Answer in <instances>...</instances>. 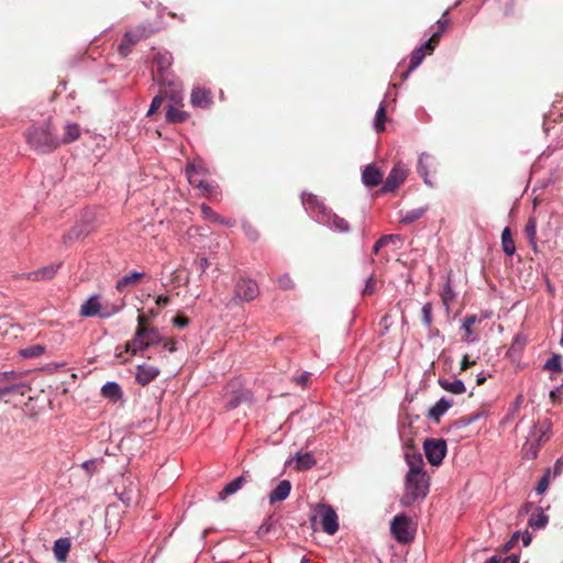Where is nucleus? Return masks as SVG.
Here are the masks:
<instances>
[{"label": "nucleus", "mask_w": 563, "mask_h": 563, "mask_svg": "<svg viewBox=\"0 0 563 563\" xmlns=\"http://www.w3.org/2000/svg\"><path fill=\"white\" fill-rule=\"evenodd\" d=\"M409 471L405 479V494L401 504L411 506L416 500L423 499L429 492V477L424 472V463L420 454L406 455Z\"/></svg>", "instance_id": "nucleus-1"}, {"label": "nucleus", "mask_w": 563, "mask_h": 563, "mask_svg": "<svg viewBox=\"0 0 563 563\" xmlns=\"http://www.w3.org/2000/svg\"><path fill=\"white\" fill-rule=\"evenodd\" d=\"M26 143L40 154H48L60 146L59 137L53 132L51 120L32 125L25 131Z\"/></svg>", "instance_id": "nucleus-2"}, {"label": "nucleus", "mask_w": 563, "mask_h": 563, "mask_svg": "<svg viewBox=\"0 0 563 563\" xmlns=\"http://www.w3.org/2000/svg\"><path fill=\"white\" fill-rule=\"evenodd\" d=\"M163 335L155 327L148 329H135V333L131 340L124 345V353L134 356L141 352L146 351L148 347L161 344Z\"/></svg>", "instance_id": "nucleus-3"}, {"label": "nucleus", "mask_w": 563, "mask_h": 563, "mask_svg": "<svg viewBox=\"0 0 563 563\" xmlns=\"http://www.w3.org/2000/svg\"><path fill=\"white\" fill-rule=\"evenodd\" d=\"M310 521L312 526L319 522L321 529L330 536L336 533L339 529L338 515L330 505L318 504L313 509Z\"/></svg>", "instance_id": "nucleus-4"}, {"label": "nucleus", "mask_w": 563, "mask_h": 563, "mask_svg": "<svg viewBox=\"0 0 563 563\" xmlns=\"http://www.w3.org/2000/svg\"><path fill=\"white\" fill-rule=\"evenodd\" d=\"M153 33L154 30L152 27L143 24L126 31L118 48L120 56L125 58L140 41L148 38Z\"/></svg>", "instance_id": "nucleus-5"}, {"label": "nucleus", "mask_w": 563, "mask_h": 563, "mask_svg": "<svg viewBox=\"0 0 563 563\" xmlns=\"http://www.w3.org/2000/svg\"><path fill=\"white\" fill-rule=\"evenodd\" d=\"M258 295L260 288L255 280L240 277L234 284V297L232 301L234 305H240L254 300Z\"/></svg>", "instance_id": "nucleus-6"}, {"label": "nucleus", "mask_w": 563, "mask_h": 563, "mask_svg": "<svg viewBox=\"0 0 563 563\" xmlns=\"http://www.w3.org/2000/svg\"><path fill=\"white\" fill-rule=\"evenodd\" d=\"M95 213L90 210L84 211L80 221L76 223L69 231L63 236L65 244L68 242L77 241L86 238L95 230Z\"/></svg>", "instance_id": "nucleus-7"}, {"label": "nucleus", "mask_w": 563, "mask_h": 563, "mask_svg": "<svg viewBox=\"0 0 563 563\" xmlns=\"http://www.w3.org/2000/svg\"><path fill=\"white\" fill-rule=\"evenodd\" d=\"M22 376L21 372L15 371L0 373V398L13 391L23 396L29 387L23 383H18Z\"/></svg>", "instance_id": "nucleus-8"}, {"label": "nucleus", "mask_w": 563, "mask_h": 563, "mask_svg": "<svg viewBox=\"0 0 563 563\" xmlns=\"http://www.w3.org/2000/svg\"><path fill=\"white\" fill-rule=\"evenodd\" d=\"M410 525V518L404 514L394 517L390 525V531L398 542L408 543L413 540V531L411 530Z\"/></svg>", "instance_id": "nucleus-9"}, {"label": "nucleus", "mask_w": 563, "mask_h": 563, "mask_svg": "<svg viewBox=\"0 0 563 563\" xmlns=\"http://www.w3.org/2000/svg\"><path fill=\"white\" fill-rule=\"evenodd\" d=\"M119 311L118 308L112 307L109 309H102L101 303L99 301L98 296H91L89 299H87L81 306L79 310V314L81 317H96L99 316L100 318H109L112 314L117 313Z\"/></svg>", "instance_id": "nucleus-10"}, {"label": "nucleus", "mask_w": 563, "mask_h": 563, "mask_svg": "<svg viewBox=\"0 0 563 563\" xmlns=\"http://www.w3.org/2000/svg\"><path fill=\"white\" fill-rule=\"evenodd\" d=\"M423 449L429 463L438 466L445 456L446 443L442 439H427Z\"/></svg>", "instance_id": "nucleus-11"}, {"label": "nucleus", "mask_w": 563, "mask_h": 563, "mask_svg": "<svg viewBox=\"0 0 563 563\" xmlns=\"http://www.w3.org/2000/svg\"><path fill=\"white\" fill-rule=\"evenodd\" d=\"M408 170L406 167L397 163L393 169L390 170L389 175L387 176L384 186L382 188V191L384 192H391L396 188H398L407 178Z\"/></svg>", "instance_id": "nucleus-12"}, {"label": "nucleus", "mask_w": 563, "mask_h": 563, "mask_svg": "<svg viewBox=\"0 0 563 563\" xmlns=\"http://www.w3.org/2000/svg\"><path fill=\"white\" fill-rule=\"evenodd\" d=\"M239 384L233 383L227 386L225 388V398L227 406L230 409L238 407L241 402L247 401L250 399V393L246 389L236 388Z\"/></svg>", "instance_id": "nucleus-13"}, {"label": "nucleus", "mask_w": 563, "mask_h": 563, "mask_svg": "<svg viewBox=\"0 0 563 563\" xmlns=\"http://www.w3.org/2000/svg\"><path fill=\"white\" fill-rule=\"evenodd\" d=\"M60 266H62V263L51 264V265L41 267L36 271L22 274V275H20V277H23V278H25L27 280H32V282L49 280L56 275V273Z\"/></svg>", "instance_id": "nucleus-14"}, {"label": "nucleus", "mask_w": 563, "mask_h": 563, "mask_svg": "<svg viewBox=\"0 0 563 563\" xmlns=\"http://www.w3.org/2000/svg\"><path fill=\"white\" fill-rule=\"evenodd\" d=\"M159 373L161 371L156 366L141 364L136 367L135 380L142 386H146L152 383L159 375Z\"/></svg>", "instance_id": "nucleus-15"}, {"label": "nucleus", "mask_w": 563, "mask_h": 563, "mask_svg": "<svg viewBox=\"0 0 563 563\" xmlns=\"http://www.w3.org/2000/svg\"><path fill=\"white\" fill-rule=\"evenodd\" d=\"M318 222L325 224L340 233H345L350 230L349 222L344 218L332 213L331 210L327 211L324 218H318Z\"/></svg>", "instance_id": "nucleus-16"}, {"label": "nucleus", "mask_w": 563, "mask_h": 563, "mask_svg": "<svg viewBox=\"0 0 563 563\" xmlns=\"http://www.w3.org/2000/svg\"><path fill=\"white\" fill-rule=\"evenodd\" d=\"M190 102L192 107L200 109H209L213 103L212 95L210 90H207L205 88H195L192 89L190 95Z\"/></svg>", "instance_id": "nucleus-17"}, {"label": "nucleus", "mask_w": 563, "mask_h": 563, "mask_svg": "<svg viewBox=\"0 0 563 563\" xmlns=\"http://www.w3.org/2000/svg\"><path fill=\"white\" fill-rule=\"evenodd\" d=\"M301 199L302 205L306 207L307 210L317 212V219L324 218V214L329 209L316 195L305 192L302 194Z\"/></svg>", "instance_id": "nucleus-18"}, {"label": "nucleus", "mask_w": 563, "mask_h": 563, "mask_svg": "<svg viewBox=\"0 0 563 563\" xmlns=\"http://www.w3.org/2000/svg\"><path fill=\"white\" fill-rule=\"evenodd\" d=\"M437 159L433 155L429 153H421L418 161V173L423 177L424 183L432 186V183L428 179V174L430 170H435Z\"/></svg>", "instance_id": "nucleus-19"}, {"label": "nucleus", "mask_w": 563, "mask_h": 563, "mask_svg": "<svg viewBox=\"0 0 563 563\" xmlns=\"http://www.w3.org/2000/svg\"><path fill=\"white\" fill-rule=\"evenodd\" d=\"M145 276L144 273L131 272L123 277H121L115 285V289L119 292H123L128 290L130 287L136 286L141 283L142 278Z\"/></svg>", "instance_id": "nucleus-20"}, {"label": "nucleus", "mask_w": 563, "mask_h": 563, "mask_svg": "<svg viewBox=\"0 0 563 563\" xmlns=\"http://www.w3.org/2000/svg\"><path fill=\"white\" fill-rule=\"evenodd\" d=\"M478 415L462 417L450 424L448 432L454 437H462V431L476 421Z\"/></svg>", "instance_id": "nucleus-21"}, {"label": "nucleus", "mask_w": 563, "mask_h": 563, "mask_svg": "<svg viewBox=\"0 0 563 563\" xmlns=\"http://www.w3.org/2000/svg\"><path fill=\"white\" fill-rule=\"evenodd\" d=\"M291 490V484L289 481L284 479L278 483L276 488H274L269 495V503L275 504L277 501L285 500Z\"/></svg>", "instance_id": "nucleus-22"}, {"label": "nucleus", "mask_w": 563, "mask_h": 563, "mask_svg": "<svg viewBox=\"0 0 563 563\" xmlns=\"http://www.w3.org/2000/svg\"><path fill=\"white\" fill-rule=\"evenodd\" d=\"M362 179L366 186L375 187L382 183L383 174L377 167L368 165L363 170Z\"/></svg>", "instance_id": "nucleus-23"}, {"label": "nucleus", "mask_w": 563, "mask_h": 563, "mask_svg": "<svg viewBox=\"0 0 563 563\" xmlns=\"http://www.w3.org/2000/svg\"><path fill=\"white\" fill-rule=\"evenodd\" d=\"M426 54H428L426 44L417 47L411 53L409 66H408V69L402 74V79H406L408 77L409 73L412 71L413 69H416L422 63Z\"/></svg>", "instance_id": "nucleus-24"}, {"label": "nucleus", "mask_w": 563, "mask_h": 563, "mask_svg": "<svg viewBox=\"0 0 563 563\" xmlns=\"http://www.w3.org/2000/svg\"><path fill=\"white\" fill-rule=\"evenodd\" d=\"M153 63L156 65L157 71L159 73L157 79L164 80L163 74L170 67L172 56L168 53L157 52L153 57Z\"/></svg>", "instance_id": "nucleus-25"}, {"label": "nucleus", "mask_w": 563, "mask_h": 563, "mask_svg": "<svg viewBox=\"0 0 563 563\" xmlns=\"http://www.w3.org/2000/svg\"><path fill=\"white\" fill-rule=\"evenodd\" d=\"M249 475H242L238 478H235L234 481H232L231 483H229L220 493H219V499L223 500L225 499L229 495H232L234 493H236L238 490H240L242 488V486L249 482Z\"/></svg>", "instance_id": "nucleus-26"}, {"label": "nucleus", "mask_w": 563, "mask_h": 563, "mask_svg": "<svg viewBox=\"0 0 563 563\" xmlns=\"http://www.w3.org/2000/svg\"><path fill=\"white\" fill-rule=\"evenodd\" d=\"M70 540L68 538H60L54 543V555L58 562H65L70 550Z\"/></svg>", "instance_id": "nucleus-27"}, {"label": "nucleus", "mask_w": 563, "mask_h": 563, "mask_svg": "<svg viewBox=\"0 0 563 563\" xmlns=\"http://www.w3.org/2000/svg\"><path fill=\"white\" fill-rule=\"evenodd\" d=\"M80 136V128L77 123H68L64 126V135L59 137L60 145L69 144Z\"/></svg>", "instance_id": "nucleus-28"}, {"label": "nucleus", "mask_w": 563, "mask_h": 563, "mask_svg": "<svg viewBox=\"0 0 563 563\" xmlns=\"http://www.w3.org/2000/svg\"><path fill=\"white\" fill-rule=\"evenodd\" d=\"M316 464V460L309 452L298 453L295 459V470L306 471L311 468Z\"/></svg>", "instance_id": "nucleus-29"}, {"label": "nucleus", "mask_w": 563, "mask_h": 563, "mask_svg": "<svg viewBox=\"0 0 563 563\" xmlns=\"http://www.w3.org/2000/svg\"><path fill=\"white\" fill-rule=\"evenodd\" d=\"M188 119V113L179 110L174 104H168L166 110V120L170 123H180Z\"/></svg>", "instance_id": "nucleus-30"}, {"label": "nucleus", "mask_w": 563, "mask_h": 563, "mask_svg": "<svg viewBox=\"0 0 563 563\" xmlns=\"http://www.w3.org/2000/svg\"><path fill=\"white\" fill-rule=\"evenodd\" d=\"M439 384L444 390L450 391L455 395L463 394L466 390L464 383L460 379H454V380L450 382L448 379L441 378V379H439Z\"/></svg>", "instance_id": "nucleus-31"}, {"label": "nucleus", "mask_w": 563, "mask_h": 563, "mask_svg": "<svg viewBox=\"0 0 563 563\" xmlns=\"http://www.w3.org/2000/svg\"><path fill=\"white\" fill-rule=\"evenodd\" d=\"M101 394L103 397L109 398L111 400H118L122 397L121 387L113 382L104 384L101 388Z\"/></svg>", "instance_id": "nucleus-32"}, {"label": "nucleus", "mask_w": 563, "mask_h": 563, "mask_svg": "<svg viewBox=\"0 0 563 563\" xmlns=\"http://www.w3.org/2000/svg\"><path fill=\"white\" fill-rule=\"evenodd\" d=\"M548 516L544 515L541 508H538L534 512L531 514L528 525L533 529L544 528L548 523Z\"/></svg>", "instance_id": "nucleus-33"}, {"label": "nucleus", "mask_w": 563, "mask_h": 563, "mask_svg": "<svg viewBox=\"0 0 563 563\" xmlns=\"http://www.w3.org/2000/svg\"><path fill=\"white\" fill-rule=\"evenodd\" d=\"M452 406V402L446 400L445 398H441L429 411V417L433 420H439V418L445 413V411Z\"/></svg>", "instance_id": "nucleus-34"}, {"label": "nucleus", "mask_w": 563, "mask_h": 563, "mask_svg": "<svg viewBox=\"0 0 563 563\" xmlns=\"http://www.w3.org/2000/svg\"><path fill=\"white\" fill-rule=\"evenodd\" d=\"M478 321L475 314L466 316L463 321L462 329L465 331V334L462 336V341L464 342H473L475 339L473 338V325Z\"/></svg>", "instance_id": "nucleus-35"}, {"label": "nucleus", "mask_w": 563, "mask_h": 563, "mask_svg": "<svg viewBox=\"0 0 563 563\" xmlns=\"http://www.w3.org/2000/svg\"><path fill=\"white\" fill-rule=\"evenodd\" d=\"M501 245H503L504 252L507 255L511 256V255L515 254L516 245H515V241L511 238L510 229L508 227H506L503 230V233H501Z\"/></svg>", "instance_id": "nucleus-36"}, {"label": "nucleus", "mask_w": 563, "mask_h": 563, "mask_svg": "<svg viewBox=\"0 0 563 563\" xmlns=\"http://www.w3.org/2000/svg\"><path fill=\"white\" fill-rule=\"evenodd\" d=\"M527 239L529 240V244L537 250V220L534 218H529L523 230Z\"/></svg>", "instance_id": "nucleus-37"}, {"label": "nucleus", "mask_w": 563, "mask_h": 563, "mask_svg": "<svg viewBox=\"0 0 563 563\" xmlns=\"http://www.w3.org/2000/svg\"><path fill=\"white\" fill-rule=\"evenodd\" d=\"M186 175H187L188 181L192 186H196L198 188H203L206 190L209 188V185L206 181H203L202 179H199L198 172L194 165H187Z\"/></svg>", "instance_id": "nucleus-38"}, {"label": "nucleus", "mask_w": 563, "mask_h": 563, "mask_svg": "<svg viewBox=\"0 0 563 563\" xmlns=\"http://www.w3.org/2000/svg\"><path fill=\"white\" fill-rule=\"evenodd\" d=\"M427 211V208L420 207L407 211L400 219L401 223L408 224L419 220Z\"/></svg>", "instance_id": "nucleus-39"}, {"label": "nucleus", "mask_w": 563, "mask_h": 563, "mask_svg": "<svg viewBox=\"0 0 563 563\" xmlns=\"http://www.w3.org/2000/svg\"><path fill=\"white\" fill-rule=\"evenodd\" d=\"M563 357L560 354L552 355L544 365V369L555 373L562 372Z\"/></svg>", "instance_id": "nucleus-40"}, {"label": "nucleus", "mask_w": 563, "mask_h": 563, "mask_svg": "<svg viewBox=\"0 0 563 563\" xmlns=\"http://www.w3.org/2000/svg\"><path fill=\"white\" fill-rule=\"evenodd\" d=\"M441 299L443 305L446 307V310L450 309V303L454 300L455 294L450 285V282L445 283L443 286L441 292H440Z\"/></svg>", "instance_id": "nucleus-41"}, {"label": "nucleus", "mask_w": 563, "mask_h": 563, "mask_svg": "<svg viewBox=\"0 0 563 563\" xmlns=\"http://www.w3.org/2000/svg\"><path fill=\"white\" fill-rule=\"evenodd\" d=\"M386 107L382 103L376 111L375 115V129L377 132L385 131V122H386Z\"/></svg>", "instance_id": "nucleus-42"}, {"label": "nucleus", "mask_w": 563, "mask_h": 563, "mask_svg": "<svg viewBox=\"0 0 563 563\" xmlns=\"http://www.w3.org/2000/svg\"><path fill=\"white\" fill-rule=\"evenodd\" d=\"M44 352L45 347L43 345L36 344L21 350L20 354L25 358H33L41 356Z\"/></svg>", "instance_id": "nucleus-43"}, {"label": "nucleus", "mask_w": 563, "mask_h": 563, "mask_svg": "<svg viewBox=\"0 0 563 563\" xmlns=\"http://www.w3.org/2000/svg\"><path fill=\"white\" fill-rule=\"evenodd\" d=\"M165 99H167V90H161L159 95L153 98L151 107L147 111V115H152L154 112H156Z\"/></svg>", "instance_id": "nucleus-44"}, {"label": "nucleus", "mask_w": 563, "mask_h": 563, "mask_svg": "<svg viewBox=\"0 0 563 563\" xmlns=\"http://www.w3.org/2000/svg\"><path fill=\"white\" fill-rule=\"evenodd\" d=\"M443 32H440L439 30H437L432 35L431 37L424 43L426 44V47H427V52L428 54H432L434 48L438 46L440 40H441V36H442Z\"/></svg>", "instance_id": "nucleus-45"}, {"label": "nucleus", "mask_w": 563, "mask_h": 563, "mask_svg": "<svg viewBox=\"0 0 563 563\" xmlns=\"http://www.w3.org/2000/svg\"><path fill=\"white\" fill-rule=\"evenodd\" d=\"M421 313H422V323L430 328L431 324H432V305L431 302H427L423 305L422 309H421Z\"/></svg>", "instance_id": "nucleus-46"}, {"label": "nucleus", "mask_w": 563, "mask_h": 563, "mask_svg": "<svg viewBox=\"0 0 563 563\" xmlns=\"http://www.w3.org/2000/svg\"><path fill=\"white\" fill-rule=\"evenodd\" d=\"M399 235L397 234H388V235H383L382 238H379L375 244H374V247H373V252L375 254H377L379 252V250L384 246L387 245V240H399Z\"/></svg>", "instance_id": "nucleus-47"}, {"label": "nucleus", "mask_w": 563, "mask_h": 563, "mask_svg": "<svg viewBox=\"0 0 563 563\" xmlns=\"http://www.w3.org/2000/svg\"><path fill=\"white\" fill-rule=\"evenodd\" d=\"M550 474L551 468H548L545 474L540 478L538 486L536 488L538 494H543L548 489L550 483Z\"/></svg>", "instance_id": "nucleus-48"}, {"label": "nucleus", "mask_w": 563, "mask_h": 563, "mask_svg": "<svg viewBox=\"0 0 563 563\" xmlns=\"http://www.w3.org/2000/svg\"><path fill=\"white\" fill-rule=\"evenodd\" d=\"M277 283H278L279 287L285 290L292 289L295 287V283L289 274L282 275L277 279Z\"/></svg>", "instance_id": "nucleus-49"}, {"label": "nucleus", "mask_w": 563, "mask_h": 563, "mask_svg": "<svg viewBox=\"0 0 563 563\" xmlns=\"http://www.w3.org/2000/svg\"><path fill=\"white\" fill-rule=\"evenodd\" d=\"M201 212L205 218L211 219L212 221H219V216L207 205L201 206Z\"/></svg>", "instance_id": "nucleus-50"}, {"label": "nucleus", "mask_w": 563, "mask_h": 563, "mask_svg": "<svg viewBox=\"0 0 563 563\" xmlns=\"http://www.w3.org/2000/svg\"><path fill=\"white\" fill-rule=\"evenodd\" d=\"M161 344L163 345V349L168 351L169 353H173L176 351V341L174 338H164L163 336V342H161Z\"/></svg>", "instance_id": "nucleus-51"}, {"label": "nucleus", "mask_w": 563, "mask_h": 563, "mask_svg": "<svg viewBox=\"0 0 563 563\" xmlns=\"http://www.w3.org/2000/svg\"><path fill=\"white\" fill-rule=\"evenodd\" d=\"M446 15H448V11H445L443 13V16L437 21V27H438L437 30H439L440 32H443V33L448 30V27L450 26V23H451L450 19H448Z\"/></svg>", "instance_id": "nucleus-52"}, {"label": "nucleus", "mask_w": 563, "mask_h": 563, "mask_svg": "<svg viewBox=\"0 0 563 563\" xmlns=\"http://www.w3.org/2000/svg\"><path fill=\"white\" fill-rule=\"evenodd\" d=\"M151 327H153V325L150 323L148 317L146 314H144V313L139 314L136 329H141L142 328V329L145 330V329H148Z\"/></svg>", "instance_id": "nucleus-53"}, {"label": "nucleus", "mask_w": 563, "mask_h": 563, "mask_svg": "<svg viewBox=\"0 0 563 563\" xmlns=\"http://www.w3.org/2000/svg\"><path fill=\"white\" fill-rule=\"evenodd\" d=\"M379 327H380V334H385L388 330H389V327H390V316L389 314H385L380 321H379Z\"/></svg>", "instance_id": "nucleus-54"}, {"label": "nucleus", "mask_w": 563, "mask_h": 563, "mask_svg": "<svg viewBox=\"0 0 563 563\" xmlns=\"http://www.w3.org/2000/svg\"><path fill=\"white\" fill-rule=\"evenodd\" d=\"M189 323V319L185 316H176L174 319H173V324L177 328H185L187 327Z\"/></svg>", "instance_id": "nucleus-55"}, {"label": "nucleus", "mask_w": 563, "mask_h": 563, "mask_svg": "<svg viewBox=\"0 0 563 563\" xmlns=\"http://www.w3.org/2000/svg\"><path fill=\"white\" fill-rule=\"evenodd\" d=\"M551 472L553 473V476H559L562 474L563 472V457H560L555 461L554 465H553V468L551 470Z\"/></svg>", "instance_id": "nucleus-56"}, {"label": "nucleus", "mask_w": 563, "mask_h": 563, "mask_svg": "<svg viewBox=\"0 0 563 563\" xmlns=\"http://www.w3.org/2000/svg\"><path fill=\"white\" fill-rule=\"evenodd\" d=\"M475 361H471L470 356L465 354L461 361V372L466 371L468 367L475 365Z\"/></svg>", "instance_id": "nucleus-57"}, {"label": "nucleus", "mask_w": 563, "mask_h": 563, "mask_svg": "<svg viewBox=\"0 0 563 563\" xmlns=\"http://www.w3.org/2000/svg\"><path fill=\"white\" fill-rule=\"evenodd\" d=\"M82 468H85L88 474H93L96 472V461L95 460H89V461H86L82 463Z\"/></svg>", "instance_id": "nucleus-58"}, {"label": "nucleus", "mask_w": 563, "mask_h": 563, "mask_svg": "<svg viewBox=\"0 0 563 563\" xmlns=\"http://www.w3.org/2000/svg\"><path fill=\"white\" fill-rule=\"evenodd\" d=\"M167 98L170 99L174 104L181 101V96L177 90H172L169 93L167 92Z\"/></svg>", "instance_id": "nucleus-59"}, {"label": "nucleus", "mask_w": 563, "mask_h": 563, "mask_svg": "<svg viewBox=\"0 0 563 563\" xmlns=\"http://www.w3.org/2000/svg\"><path fill=\"white\" fill-rule=\"evenodd\" d=\"M375 290V280L373 278H368L366 286L364 288V294L371 295Z\"/></svg>", "instance_id": "nucleus-60"}, {"label": "nucleus", "mask_w": 563, "mask_h": 563, "mask_svg": "<svg viewBox=\"0 0 563 563\" xmlns=\"http://www.w3.org/2000/svg\"><path fill=\"white\" fill-rule=\"evenodd\" d=\"M197 264L199 266V268L205 272V269L208 267L209 265V262L206 257H200L197 260Z\"/></svg>", "instance_id": "nucleus-61"}, {"label": "nucleus", "mask_w": 563, "mask_h": 563, "mask_svg": "<svg viewBox=\"0 0 563 563\" xmlns=\"http://www.w3.org/2000/svg\"><path fill=\"white\" fill-rule=\"evenodd\" d=\"M169 301H170L169 297L163 296V295L158 296L156 299V303L158 306H166Z\"/></svg>", "instance_id": "nucleus-62"}, {"label": "nucleus", "mask_w": 563, "mask_h": 563, "mask_svg": "<svg viewBox=\"0 0 563 563\" xmlns=\"http://www.w3.org/2000/svg\"><path fill=\"white\" fill-rule=\"evenodd\" d=\"M520 538L525 547H528L531 543V534L528 531L522 533Z\"/></svg>", "instance_id": "nucleus-63"}, {"label": "nucleus", "mask_w": 563, "mask_h": 563, "mask_svg": "<svg viewBox=\"0 0 563 563\" xmlns=\"http://www.w3.org/2000/svg\"><path fill=\"white\" fill-rule=\"evenodd\" d=\"M500 563H519V559L516 555H510L505 558L503 562L500 561Z\"/></svg>", "instance_id": "nucleus-64"}]
</instances>
